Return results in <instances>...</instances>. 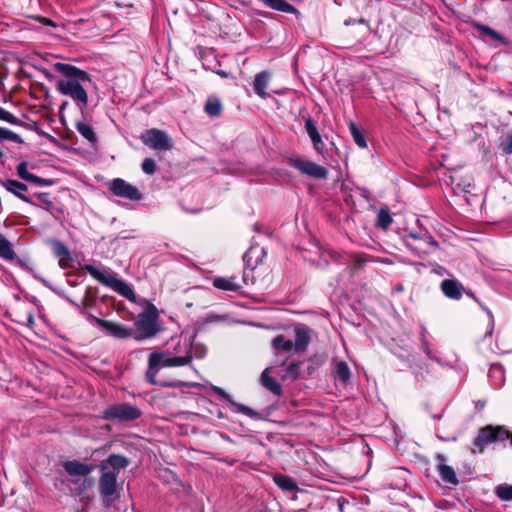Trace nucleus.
<instances>
[{"instance_id":"1","label":"nucleus","mask_w":512,"mask_h":512,"mask_svg":"<svg viewBox=\"0 0 512 512\" xmlns=\"http://www.w3.org/2000/svg\"><path fill=\"white\" fill-rule=\"evenodd\" d=\"M54 71L61 74L57 80V91L68 96L83 111L88 105L87 85L91 83L90 75L76 66L57 62L53 65Z\"/></svg>"},{"instance_id":"2","label":"nucleus","mask_w":512,"mask_h":512,"mask_svg":"<svg viewBox=\"0 0 512 512\" xmlns=\"http://www.w3.org/2000/svg\"><path fill=\"white\" fill-rule=\"evenodd\" d=\"M193 355L191 351L185 347L184 355H176L171 349L158 350L150 353L148 357V369L146 378L149 383L156 384V375L162 368L181 367L191 363Z\"/></svg>"},{"instance_id":"3","label":"nucleus","mask_w":512,"mask_h":512,"mask_svg":"<svg viewBox=\"0 0 512 512\" xmlns=\"http://www.w3.org/2000/svg\"><path fill=\"white\" fill-rule=\"evenodd\" d=\"M85 271L100 283L114 289L125 298L132 300L135 297L134 291L125 281L115 277L109 270L101 265H86Z\"/></svg>"},{"instance_id":"4","label":"nucleus","mask_w":512,"mask_h":512,"mask_svg":"<svg viewBox=\"0 0 512 512\" xmlns=\"http://www.w3.org/2000/svg\"><path fill=\"white\" fill-rule=\"evenodd\" d=\"M158 313L153 305H149L136 319L135 325L141 336L136 337L137 340L151 338L157 334L158 329Z\"/></svg>"},{"instance_id":"5","label":"nucleus","mask_w":512,"mask_h":512,"mask_svg":"<svg viewBox=\"0 0 512 512\" xmlns=\"http://www.w3.org/2000/svg\"><path fill=\"white\" fill-rule=\"evenodd\" d=\"M141 411L136 406L128 403H117L108 406L103 411V418L110 421L128 422L138 419Z\"/></svg>"},{"instance_id":"6","label":"nucleus","mask_w":512,"mask_h":512,"mask_svg":"<svg viewBox=\"0 0 512 512\" xmlns=\"http://www.w3.org/2000/svg\"><path fill=\"white\" fill-rule=\"evenodd\" d=\"M141 140L146 146L155 150H170L172 148V142L168 134L158 129L145 131Z\"/></svg>"},{"instance_id":"7","label":"nucleus","mask_w":512,"mask_h":512,"mask_svg":"<svg viewBox=\"0 0 512 512\" xmlns=\"http://www.w3.org/2000/svg\"><path fill=\"white\" fill-rule=\"evenodd\" d=\"M109 189L115 196L126 198L132 201H137L142 198V194L137 187L131 185L121 178L113 179L109 183Z\"/></svg>"},{"instance_id":"8","label":"nucleus","mask_w":512,"mask_h":512,"mask_svg":"<svg viewBox=\"0 0 512 512\" xmlns=\"http://www.w3.org/2000/svg\"><path fill=\"white\" fill-rule=\"evenodd\" d=\"M408 238L420 241V245L418 246L412 245L408 242L406 243L407 247L419 257L430 254L437 248V242L427 233L420 234L416 232H410L408 234Z\"/></svg>"},{"instance_id":"9","label":"nucleus","mask_w":512,"mask_h":512,"mask_svg":"<svg viewBox=\"0 0 512 512\" xmlns=\"http://www.w3.org/2000/svg\"><path fill=\"white\" fill-rule=\"evenodd\" d=\"M291 164L303 174L316 179H326L328 176V170L324 166L306 159L292 158Z\"/></svg>"},{"instance_id":"10","label":"nucleus","mask_w":512,"mask_h":512,"mask_svg":"<svg viewBox=\"0 0 512 512\" xmlns=\"http://www.w3.org/2000/svg\"><path fill=\"white\" fill-rule=\"evenodd\" d=\"M98 326L103 328L109 336L117 339H126L133 335V330L125 325L108 320L94 318Z\"/></svg>"},{"instance_id":"11","label":"nucleus","mask_w":512,"mask_h":512,"mask_svg":"<svg viewBox=\"0 0 512 512\" xmlns=\"http://www.w3.org/2000/svg\"><path fill=\"white\" fill-rule=\"evenodd\" d=\"M50 244L54 255L59 260V266L62 269L70 268L72 262V255L68 247L59 240H52Z\"/></svg>"},{"instance_id":"12","label":"nucleus","mask_w":512,"mask_h":512,"mask_svg":"<svg viewBox=\"0 0 512 512\" xmlns=\"http://www.w3.org/2000/svg\"><path fill=\"white\" fill-rule=\"evenodd\" d=\"M305 129L313 144V148L319 154H323L325 151V143L322 140L315 121L311 117L305 119Z\"/></svg>"},{"instance_id":"13","label":"nucleus","mask_w":512,"mask_h":512,"mask_svg":"<svg viewBox=\"0 0 512 512\" xmlns=\"http://www.w3.org/2000/svg\"><path fill=\"white\" fill-rule=\"evenodd\" d=\"M2 185L8 192L14 194L20 200L30 205L38 206L27 195H25V192L28 190V187L24 183L19 182L17 180L8 179L2 182Z\"/></svg>"},{"instance_id":"14","label":"nucleus","mask_w":512,"mask_h":512,"mask_svg":"<svg viewBox=\"0 0 512 512\" xmlns=\"http://www.w3.org/2000/svg\"><path fill=\"white\" fill-rule=\"evenodd\" d=\"M102 476L100 478L99 487L100 492L104 497H111L116 491L117 476L115 472L101 470Z\"/></svg>"},{"instance_id":"15","label":"nucleus","mask_w":512,"mask_h":512,"mask_svg":"<svg viewBox=\"0 0 512 512\" xmlns=\"http://www.w3.org/2000/svg\"><path fill=\"white\" fill-rule=\"evenodd\" d=\"M128 464L129 461L126 457L118 454H112L101 463V470L115 472V474L118 475L120 470L125 469Z\"/></svg>"},{"instance_id":"16","label":"nucleus","mask_w":512,"mask_h":512,"mask_svg":"<svg viewBox=\"0 0 512 512\" xmlns=\"http://www.w3.org/2000/svg\"><path fill=\"white\" fill-rule=\"evenodd\" d=\"M442 293L453 300H459L462 297L463 285L456 279H445L440 285Z\"/></svg>"},{"instance_id":"17","label":"nucleus","mask_w":512,"mask_h":512,"mask_svg":"<svg viewBox=\"0 0 512 512\" xmlns=\"http://www.w3.org/2000/svg\"><path fill=\"white\" fill-rule=\"evenodd\" d=\"M438 462V472L445 483L451 485H457L458 479L456 477L455 471L451 466L445 464L446 458L442 454H438L436 456Z\"/></svg>"},{"instance_id":"18","label":"nucleus","mask_w":512,"mask_h":512,"mask_svg":"<svg viewBox=\"0 0 512 512\" xmlns=\"http://www.w3.org/2000/svg\"><path fill=\"white\" fill-rule=\"evenodd\" d=\"M63 468L71 477L86 476L93 470L91 465L79 462L77 460L64 462Z\"/></svg>"},{"instance_id":"19","label":"nucleus","mask_w":512,"mask_h":512,"mask_svg":"<svg viewBox=\"0 0 512 512\" xmlns=\"http://www.w3.org/2000/svg\"><path fill=\"white\" fill-rule=\"evenodd\" d=\"M310 342L309 329L304 325L295 328V340L293 341L295 352H304Z\"/></svg>"},{"instance_id":"20","label":"nucleus","mask_w":512,"mask_h":512,"mask_svg":"<svg viewBox=\"0 0 512 512\" xmlns=\"http://www.w3.org/2000/svg\"><path fill=\"white\" fill-rule=\"evenodd\" d=\"M213 391L215 392V394H217L219 397L231 402L235 408H236V412L238 413H242L250 418H258L259 414L254 411L252 408L246 406V405H243V404H240V403H235L233 402L231 399H230V396L222 389V388H219V387H213Z\"/></svg>"},{"instance_id":"21","label":"nucleus","mask_w":512,"mask_h":512,"mask_svg":"<svg viewBox=\"0 0 512 512\" xmlns=\"http://www.w3.org/2000/svg\"><path fill=\"white\" fill-rule=\"evenodd\" d=\"M269 80L270 74L267 71L257 73L254 78L253 90L259 97L263 99H265L268 95L266 89L268 87Z\"/></svg>"},{"instance_id":"22","label":"nucleus","mask_w":512,"mask_h":512,"mask_svg":"<svg viewBox=\"0 0 512 512\" xmlns=\"http://www.w3.org/2000/svg\"><path fill=\"white\" fill-rule=\"evenodd\" d=\"M261 385L275 395L282 393L281 385L271 376V368H266L260 377Z\"/></svg>"},{"instance_id":"23","label":"nucleus","mask_w":512,"mask_h":512,"mask_svg":"<svg viewBox=\"0 0 512 512\" xmlns=\"http://www.w3.org/2000/svg\"><path fill=\"white\" fill-rule=\"evenodd\" d=\"M272 347L276 354L284 353L290 355L295 351L294 343L291 339H287L283 335H278L272 340Z\"/></svg>"},{"instance_id":"24","label":"nucleus","mask_w":512,"mask_h":512,"mask_svg":"<svg viewBox=\"0 0 512 512\" xmlns=\"http://www.w3.org/2000/svg\"><path fill=\"white\" fill-rule=\"evenodd\" d=\"M265 6L284 13L298 14V10L286 0H260Z\"/></svg>"},{"instance_id":"25","label":"nucleus","mask_w":512,"mask_h":512,"mask_svg":"<svg viewBox=\"0 0 512 512\" xmlns=\"http://www.w3.org/2000/svg\"><path fill=\"white\" fill-rule=\"evenodd\" d=\"M213 285L223 291H237L240 289L235 277H217L213 280Z\"/></svg>"},{"instance_id":"26","label":"nucleus","mask_w":512,"mask_h":512,"mask_svg":"<svg viewBox=\"0 0 512 512\" xmlns=\"http://www.w3.org/2000/svg\"><path fill=\"white\" fill-rule=\"evenodd\" d=\"M489 377L496 387H501L505 382V371L502 365L492 364L489 370Z\"/></svg>"},{"instance_id":"27","label":"nucleus","mask_w":512,"mask_h":512,"mask_svg":"<svg viewBox=\"0 0 512 512\" xmlns=\"http://www.w3.org/2000/svg\"><path fill=\"white\" fill-rule=\"evenodd\" d=\"M334 373L336 379L340 380L344 384L348 382L351 376L350 369L344 361L334 362Z\"/></svg>"},{"instance_id":"28","label":"nucleus","mask_w":512,"mask_h":512,"mask_svg":"<svg viewBox=\"0 0 512 512\" xmlns=\"http://www.w3.org/2000/svg\"><path fill=\"white\" fill-rule=\"evenodd\" d=\"M274 482L276 485L284 491H295L297 490L296 482L289 476L277 474L274 476Z\"/></svg>"},{"instance_id":"29","label":"nucleus","mask_w":512,"mask_h":512,"mask_svg":"<svg viewBox=\"0 0 512 512\" xmlns=\"http://www.w3.org/2000/svg\"><path fill=\"white\" fill-rule=\"evenodd\" d=\"M0 258L12 261L16 258L12 244L0 234Z\"/></svg>"},{"instance_id":"30","label":"nucleus","mask_w":512,"mask_h":512,"mask_svg":"<svg viewBox=\"0 0 512 512\" xmlns=\"http://www.w3.org/2000/svg\"><path fill=\"white\" fill-rule=\"evenodd\" d=\"M420 335H421V349L422 351L426 354V356L429 358V359H432V360H435V361H438V358L436 357V354L433 350V347L431 345V343L428 341V331L425 327H421V332H420Z\"/></svg>"},{"instance_id":"31","label":"nucleus","mask_w":512,"mask_h":512,"mask_svg":"<svg viewBox=\"0 0 512 512\" xmlns=\"http://www.w3.org/2000/svg\"><path fill=\"white\" fill-rule=\"evenodd\" d=\"M76 130L82 137H84L90 143L94 144L97 142V136L93 128L89 124L79 121L76 123Z\"/></svg>"},{"instance_id":"32","label":"nucleus","mask_w":512,"mask_h":512,"mask_svg":"<svg viewBox=\"0 0 512 512\" xmlns=\"http://www.w3.org/2000/svg\"><path fill=\"white\" fill-rule=\"evenodd\" d=\"M349 131L353 137L354 142L360 147V148H366L367 142L365 139V136L363 132L360 130V128L353 122L349 123Z\"/></svg>"},{"instance_id":"33","label":"nucleus","mask_w":512,"mask_h":512,"mask_svg":"<svg viewBox=\"0 0 512 512\" xmlns=\"http://www.w3.org/2000/svg\"><path fill=\"white\" fill-rule=\"evenodd\" d=\"M494 493L501 501H512V485L499 484L495 487Z\"/></svg>"},{"instance_id":"34","label":"nucleus","mask_w":512,"mask_h":512,"mask_svg":"<svg viewBox=\"0 0 512 512\" xmlns=\"http://www.w3.org/2000/svg\"><path fill=\"white\" fill-rule=\"evenodd\" d=\"M222 106L218 99H208L205 104V112L212 117L218 116L221 112Z\"/></svg>"},{"instance_id":"35","label":"nucleus","mask_w":512,"mask_h":512,"mask_svg":"<svg viewBox=\"0 0 512 512\" xmlns=\"http://www.w3.org/2000/svg\"><path fill=\"white\" fill-rule=\"evenodd\" d=\"M4 140L12 141L19 144L23 143V139L19 134L7 128L0 127V141Z\"/></svg>"},{"instance_id":"36","label":"nucleus","mask_w":512,"mask_h":512,"mask_svg":"<svg viewBox=\"0 0 512 512\" xmlns=\"http://www.w3.org/2000/svg\"><path fill=\"white\" fill-rule=\"evenodd\" d=\"M392 223V217L388 209H380L378 213V226L387 229Z\"/></svg>"},{"instance_id":"37","label":"nucleus","mask_w":512,"mask_h":512,"mask_svg":"<svg viewBox=\"0 0 512 512\" xmlns=\"http://www.w3.org/2000/svg\"><path fill=\"white\" fill-rule=\"evenodd\" d=\"M300 362L289 364L285 369L284 379L295 380L299 376Z\"/></svg>"},{"instance_id":"38","label":"nucleus","mask_w":512,"mask_h":512,"mask_svg":"<svg viewBox=\"0 0 512 512\" xmlns=\"http://www.w3.org/2000/svg\"><path fill=\"white\" fill-rule=\"evenodd\" d=\"M35 197L41 202L42 204V207L50 212V213H53V210L55 208V205L54 203L50 200L49 198V194L48 193H44V192H41V193H37L35 194Z\"/></svg>"},{"instance_id":"39","label":"nucleus","mask_w":512,"mask_h":512,"mask_svg":"<svg viewBox=\"0 0 512 512\" xmlns=\"http://www.w3.org/2000/svg\"><path fill=\"white\" fill-rule=\"evenodd\" d=\"M477 28L480 31L482 36L490 37L492 40H495V41H500L502 39V37L500 36V34L498 32L489 28L488 26L478 25Z\"/></svg>"},{"instance_id":"40","label":"nucleus","mask_w":512,"mask_h":512,"mask_svg":"<svg viewBox=\"0 0 512 512\" xmlns=\"http://www.w3.org/2000/svg\"><path fill=\"white\" fill-rule=\"evenodd\" d=\"M350 258L353 261V263L355 264L356 268H360L365 263L371 261V259L365 253H351Z\"/></svg>"},{"instance_id":"41","label":"nucleus","mask_w":512,"mask_h":512,"mask_svg":"<svg viewBox=\"0 0 512 512\" xmlns=\"http://www.w3.org/2000/svg\"><path fill=\"white\" fill-rule=\"evenodd\" d=\"M16 170H17L18 176L25 181H29L30 177L32 176V173H30L28 171V163L27 162L19 163Z\"/></svg>"},{"instance_id":"42","label":"nucleus","mask_w":512,"mask_h":512,"mask_svg":"<svg viewBox=\"0 0 512 512\" xmlns=\"http://www.w3.org/2000/svg\"><path fill=\"white\" fill-rule=\"evenodd\" d=\"M0 120L14 125L20 122L16 116L2 107H0Z\"/></svg>"},{"instance_id":"43","label":"nucleus","mask_w":512,"mask_h":512,"mask_svg":"<svg viewBox=\"0 0 512 512\" xmlns=\"http://www.w3.org/2000/svg\"><path fill=\"white\" fill-rule=\"evenodd\" d=\"M172 343H174V346L171 352L176 353V355H184L185 347H187L192 352L191 346L187 344L182 345L179 338H172Z\"/></svg>"},{"instance_id":"44","label":"nucleus","mask_w":512,"mask_h":512,"mask_svg":"<svg viewBox=\"0 0 512 512\" xmlns=\"http://www.w3.org/2000/svg\"><path fill=\"white\" fill-rule=\"evenodd\" d=\"M142 170L144 173L148 174V175H152L156 172V163L153 159L151 158H146L143 162H142Z\"/></svg>"},{"instance_id":"45","label":"nucleus","mask_w":512,"mask_h":512,"mask_svg":"<svg viewBox=\"0 0 512 512\" xmlns=\"http://www.w3.org/2000/svg\"><path fill=\"white\" fill-rule=\"evenodd\" d=\"M28 182L34 183L38 186H51L53 184L52 180L44 179L34 174H32Z\"/></svg>"},{"instance_id":"46","label":"nucleus","mask_w":512,"mask_h":512,"mask_svg":"<svg viewBox=\"0 0 512 512\" xmlns=\"http://www.w3.org/2000/svg\"><path fill=\"white\" fill-rule=\"evenodd\" d=\"M500 148L505 154H512V131L507 135L506 141L500 144Z\"/></svg>"},{"instance_id":"47","label":"nucleus","mask_w":512,"mask_h":512,"mask_svg":"<svg viewBox=\"0 0 512 512\" xmlns=\"http://www.w3.org/2000/svg\"><path fill=\"white\" fill-rule=\"evenodd\" d=\"M160 385L163 387H182V386L191 387L192 386L191 384L183 382V381L163 382V383H160Z\"/></svg>"},{"instance_id":"48","label":"nucleus","mask_w":512,"mask_h":512,"mask_svg":"<svg viewBox=\"0 0 512 512\" xmlns=\"http://www.w3.org/2000/svg\"><path fill=\"white\" fill-rule=\"evenodd\" d=\"M39 21L41 23H43L44 25H50V26H54V23L52 22V20L48 19V18H45V17H39L38 18Z\"/></svg>"},{"instance_id":"49","label":"nucleus","mask_w":512,"mask_h":512,"mask_svg":"<svg viewBox=\"0 0 512 512\" xmlns=\"http://www.w3.org/2000/svg\"><path fill=\"white\" fill-rule=\"evenodd\" d=\"M191 348H192V355H193V358H194V357H195V358H201V357L205 354V350H203L202 352H201V351L194 352V350H195L196 348H193V347H191Z\"/></svg>"},{"instance_id":"50","label":"nucleus","mask_w":512,"mask_h":512,"mask_svg":"<svg viewBox=\"0 0 512 512\" xmlns=\"http://www.w3.org/2000/svg\"><path fill=\"white\" fill-rule=\"evenodd\" d=\"M435 271L438 275H441V276L447 273V270L442 266H437Z\"/></svg>"},{"instance_id":"51","label":"nucleus","mask_w":512,"mask_h":512,"mask_svg":"<svg viewBox=\"0 0 512 512\" xmlns=\"http://www.w3.org/2000/svg\"><path fill=\"white\" fill-rule=\"evenodd\" d=\"M27 323H28V326H30V327H32V325L34 324V317L32 314L28 315Z\"/></svg>"},{"instance_id":"52","label":"nucleus","mask_w":512,"mask_h":512,"mask_svg":"<svg viewBox=\"0 0 512 512\" xmlns=\"http://www.w3.org/2000/svg\"><path fill=\"white\" fill-rule=\"evenodd\" d=\"M67 105V102H64L62 105H61V109L65 108V106Z\"/></svg>"},{"instance_id":"53","label":"nucleus","mask_w":512,"mask_h":512,"mask_svg":"<svg viewBox=\"0 0 512 512\" xmlns=\"http://www.w3.org/2000/svg\"><path fill=\"white\" fill-rule=\"evenodd\" d=\"M4 156L3 152L0 151V158H2Z\"/></svg>"},{"instance_id":"54","label":"nucleus","mask_w":512,"mask_h":512,"mask_svg":"<svg viewBox=\"0 0 512 512\" xmlns=\"http://www.w3.org/2000/svg\"><path fill=\"white\" fill-rule=\"evenodd\" d=\"M219 74L222 75V76L226 75L225 72H220Z\"/></svg>"}]
</instances>
